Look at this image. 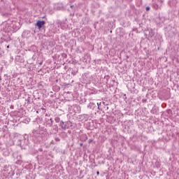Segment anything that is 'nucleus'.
<instances>
[{
	"mask_svg": "<svg viewBox=\"0 0 179 179\" xmlns=\"http://www.w3.org/2000/svg\"><path fill=\"white\" fill-rule=\"evenodd\" d=\"M26 101H27L28 104H29V103H30V97H28V99L26 100Z\"/></svg>",
	"mask_w": 179,
	"mask_h": 179,
	"instance_id": "8",
	"label": "nucleus"
},
{
	"mask_svg": "<svg viewBox=\"0 0 179 179\" xmlns=\"http://www.w3.org/2000/svg\"><path fill=\"white\" fill-rule=\"evenodd\" d=\"M105 79L108 82V79H110V76H105Z\"/></svg>",
	"mask_w": 179,
	"mask_h": 179,
	"instance_id": "6",
	"label": "nucleus"
},
{
	"mask_svg": "<svg viewBox=\"0 0 179 179\" xmlns=\"http://www.w3.org/2000/svg\"><path fill=\"white\" fill-rule=\"evenodd\" d=\"M7 48H9V45L7 46Z\"/></svg>",
	"mask_w": 179,
	"mask_h": 179,
	"instance_id": "18",
	"label": "nucleus"
},
{
	"mask_svg": "<svg viewBox=\"0 0 179 179\" xmlns=\"http://www.w3.org/2000/svg\"><path fill=\"white\" fill-rule=\"evenodd\" d=\"M60 126L62 127V129H68L69 127H72V122H71V121H68L66 122L62 121Z\"/></svg>",
	"mask_w": 179,
	"mask_h": 179,
	"instance_id": "1",
	"label": "nucleus"
},
{
	"mask_svg": "<svg viewBox=\"0 0 179 179\" xmlns=\"http://www.w3.org/2000/svg\"><path fill=\"white\" fill-rule=\"evenodd\" d=\"M42 110L44 111V113H45V108H43Z\"/></svg>",
	"mask_w": 179,
	"mask_h": 179,
	"instance_id": "13",
	"label": "nucleus"
},
{
	"mask_svg": "<svg viewBox=\"0 0 179 179\" xmlns=\"http://www.w3.org/2000/svg\"><path fill=\"white\" fill-rule=\"evenodd\" d=\"M44 24H45V21H37L36 26L38 27V29H41V27H43V26H44Z\"/></svg>",
	"mask_w": 179,
	"mask_h": 179,
	"instance_id": "2",
	"label": "nucleus"
},
{
	"mask_svg": "<svg viewBox=\"0 0 179 179\" xmlns=\"http://www.w3.org/2000/svg\"><path fill=\"white\" fill-rule=\"evenodd\" d=\"M50 120L51 122V125H52V124H54V120H52V118H50Z\"/></svg>",
	"mask_w": 179,
	"mask_h": 179,
	"instance_id": "10",
	"label": "nucleus"
},
{
	"mask_svg": "<svg viewBox=\"0 0 179 179\" xmlns=\"http://www.w3.org/2000/svg\"><path fill=\"white\" fill-rule=\"evenodd\" d=\"M71 8H73V6H71Z\"/></svg>",
	"mask_w": 179,
	"mask_h": 179,
	"instance_id": "17",
	"label": "nucleus"
},
{
	"mask_svg": "<svg viewBox=\"0 0 179 179\" xmlns=\"http://www.w3.org/2000/svg\"><path fill=\"white\" fill-rule=\"evenodd\" d=\"M55 122H59L61 121V119L58 117H55Z\"/></svg>",
	"mask_w": 179,
	"mask_h": 179,
	"instance_id": "5",
	"label": "nucleus"
},
{
	"mask_svg": "<svg viewBox=\"0 0 179 179\" xmlns=\"http://www.w3.org/2000/svg\"><path fill=\"white\" fill-rule=\"evenodd\" d=\"M55 141H56L57 142H59L60 139H59V138L57 137V138H55Z\"/></svg>",
	"mask_w": 179,
	"mask_h": 179,
	"instance_id": "11",
	"label": "nucleus"
},
{
	"mask_svg": "<svg viewBox=\"0 0 179 179\" xmlns=\"http://www.w3.org/2000/svg\"><path fill=\"white\" fill-rule=\"evenodd\" d=\"M96 175H97V176H99V175H100V172L97 171V172H96Z\"/></svg>",
	"mask_w": 179,
	"mask_h": 179,
	"instance_id": "12",
	"label": "nucleus"
},
{
	"mask_svg": "<svg viewBox=\"0 0 179 179\" xmlns=\"http://www.w3.org/2000/svg\"><path fill=\"white\" fill-rule=\"evenodd\" d=\"M86 139H87V136L85 135Z\"/></svg>",
	"mask_w": 179,
	"mask_h": 179,
	"instance_id": "16",
	"label": "nucleus"
},
{
	"mask_svg": "<svg viewBox=\"0 0 179 179\" xmlns=\"http://www.w3.org/2000/svg\"><path fill=\"white\" fill-rule=\"evenodd\" d=\"M97 106H98V110H100V106H101V103H96Z\"/></svg>",
	"mask_w": 179,
	"mask_h": 179,
	"instance_id": "7",
	"label": "nucleus"
},
{
	"mask_svg": "<svg viewBox=\"0 0 179 179\" xmlns=\"http://www.w3.org/2000/svg\"><path fill=\"white\" fill-rule=\"evenodd\" d=\"M145 10H150V7L147 6V7L145 8Z\"/></svg>",
	"mask_w": 179,
	"mask_h": 179,
	"instance_id": "9",
	"label": "nucleus"
},
{
	"mask_svg": "<svg viewBox=\"0 0 179 179\" xmlns=\"http://www.w3.org/2000/svg\"><path fill=\"white\" fill-rule=\"evenodd\" d=\"M39 65H43V62H40V63H39Z\"/></svg>",
	"mask_w": 179,
	"mask_h": 179,
	"instance_id": "14",
	"label": "nucleus"
},
{
	"mask_svg": "<svg viewBox=\"0 0 179 179\" xmlns=\"http://www.w3.org/2000/svg\"><path fill=\"white\" fill-rule=\"evenodd\" d=\"M45 116H46V117H48V114H46V115H45Z\"/></svg>",
	"mask_w": 179,
	"mask_h": 179,
	"instance_id": "15",
	"label": "nucleus"
},
{
	"mask_svg": "<svg viewBox=\"0 0 179 179\" xmlns=\"http://www.w3.org/2000/svg\"><path fill=\"white\" fill-rule=\"evenodd\" d=\"M87 108H90V110H94V103L93 102L90 103L89 105L87 106Z\"/></svg>",
	"mask_w": 179,
	"mask_h": 179,
	"instance_id": "3",
	"label": "nucleus"
},
{
	"mask_svg": "<svg viewBox=\"0 0 179 179\" xmlns=\"http://www.w3.org/2000/svg\"><path fill=\"white\" fill-rule=\"evenodd\" d=\"M149 36L150 37H153V36H155V31H153V29H149Z\"/></svg>",
	"mask_w": 179,
	"mask_h": 179,
	"instance_id": "4",
	"label": "nucleus"
}]
</instances>
